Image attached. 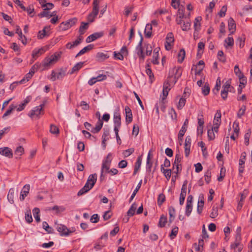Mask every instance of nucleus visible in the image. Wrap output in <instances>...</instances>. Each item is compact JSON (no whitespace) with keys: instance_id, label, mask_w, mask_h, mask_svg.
<instances>
[{"instance_id":"obj_1","label":"nucleus","mask_w":252,"mask_h":252,"mask_svg":"<svg viewBox=\"0 0 252 252\" xmlns=\"http://www.w3.org/2000/svg\"><path fill=\"white\" fill-rule=\"evenodd\" d=\"M60 57V54L56 53L50 57L45 58L42 63V65L44 66L43 69L48 68L51 64L55 63Z\"/></svg>"},{"instance_id":"obj_2","label":"nucleus","mask_w":252,"mask_h":252,"mask_svg":"<svg viewBox=\"0 0 252 252\" xmlns=\"http://www.w3.org/2000/svg\"><path fill=\"white\" fill-rule=\"evenodd\" d=\"M99 0H94L92 11L87 17V20L89 23L93 22L99 12Z\"/></svg>"},{"instance_id":"obj_3","label":"nucleus","mask_w":252,"mask_h":252,"mask_svg":"<svg viewBox=\"0 0 252 252\" xmlns=\"http://www.w3.org/2000/svg\"><path fill=\"white\" fill-rule=\"evenodd\" d=\"M112 154L109 153L106 158L102 161V166L101 171H102V174L104 172L107 173L110 169L111 163L112 161Z\"/></svg>"},{"instance_id":"obj_4","label":"nucleus","mask_w":252,"mask_h":252,"mask_svg":"<svg viewBox=\"0 0 252 252\" xmlns=\"http://www.w3.org/2000/svg\"><path fill=\"white\" fill-rule=\"evenodd\" d=\"M44 104L43 103L38 106L34 107L30 112V113L28 114V116L32 118H34L35 117L39 118V115L43 114L44 113Z\"/></svg>"},{"instance_id":"obj_5","label":"nucleus","mask_w":252,"mask_h":252,"mask_svg":"<svg viewBox=\"0 0 252 252\" xmlns=\"http://www.w3.org/2000/svg\"><path fill=\"white\" fill-rule=\"evenodd\" d=\"M172 76H169V80H166L164 82L163 85L162 90V100H165L168 94V92L170 90V84L169 82L172 81Z\"/></svg>"},{"instance_id":"obj_6","label":"nucleus","mask_w":252,"mask_h":252,"mask_svg":"<svg viewBox=\"0 0 252 252\" xmlns=\"http://www.w3.org/2000/svg\"><path fill=\"white\" fill-rule=\"evenodd\" d=\"M65 75V71L63 69H60L58 72H56L54 70L52 71L51 75L50 80L52 81H55L57 79H62Z\"/></svg>"},{"instance_id":"obj_7","label":"nucleus","mask_w":252,"mask_h":252,"mask_svg":"<svg viewBox=\"0 0 252 252\" xmlns=\"http://www.w3.org/2000/svg\"><path fill=\"white\" fill-rule=\"evenodd\" d=\"M57 229L62 236H68L74 231V230H69L66 226L62 224L58 225Z\"/></svg>"},{"instance_id":"obj_8","label":"nucleus","mask_w":252,"mask_h":252,"mask_svg":"<svg viewBox=\"0 0 252 252\" xmlns=\"http://www.w3.org/2000/svg\"><path fill=\"white\" fill-rule=\"evenodd\" d=\"M182 157L180 154H176L175 157L174 162L173 164V170H174L175 168V170L173 171V172L178 174L179 171V165L181 161Z\"/></svg>"},{"instance_id":"obj_9","label":"nucleus","mask_w":252,"mask_h":252,"mask_svg":"<svg viewBox=\"0 0 252 252\" xmlns=\"http://www.w3.org/2000/svg\"><path fill=\"white\" fill-rule=\"evenodd\" d=\"M114 130L117 131L119 130V128L121 126V119L120 115L119 113H115L114 115Z\"/></svg>"},{"instance_id":"obj_10","label":"nucleus","mask_w":252,"mask_h":252,"mask_svg":"<svg viewBox=\"0 0 252 252\" xmlns=\"http://www.w3.org/2000/svg\"><path fill=\"white\" fill-rule=\"evenodd\" d=\"M104 34L103 32H95L93 34L89 35L86 40L87 43H90L91 42L94 41L95 40L102 37Z\"/></svg>"},{"instance_id":"obj_11","label":"nucleus","mask_w":252,"mask_h":252,"mask_svg":"<svg viewBox=\"0 0 252 252\" xmlns=\"http://www.w3.org/2000/svg\"><path fill=\"white\" fill-rule=\"evenodd\" d=\"M83 39V37L82 36H79L78 37L77 39L73 42H68L65 45V47L67 49H72L80 44Z\"/></svg>"},{"instance_id":"obj_12","label":"nucleus","mask_w":252,"mask_h":252,"mask_svg":"<svg viewBox=\"0 0 252 252\" xmlns=\"http://www.w3.org/2000/svg\"><path fill=\"white\" fill-rule=\"evenodd\" d=\"M143 38L141 37V40L136 47L137 54L140 59L144 60L145 58V54L143 53V48L142 47Z\"/></svg>"},{"instance_id":"obj_13","label":"nucleus","mask_w":252,"mask_h":252,"mask_svg":"<svg viewBox=\"0 0 252 252\" xmlns=\"http://www.w3.org/2000/svg\"><path fill=\"white\" fill-rule=\"evenodd\" d=\"M172 71L173 74H174V76L173 77L172 80L175 83L177 82V79L181 76L182 75V69L181 67H174L172 69Z\"/></svg>"},{"instance_id":"obj_14","label":"nucleus","mask_w":252,"mask_h":252,"mask_svg":"<svg viewBox=\"0 0 252 252\" xmlns=\"http://www.w3.org/2000/svg\"><path fill=\"white\" fill-rule=\"evenodd\" d=\"M0 154L9 158L13 156L12 150L8 147L0 148Z\"/></svg>"},{"instance_id":"obj_15","label":"nucleus","mask_w":252,"mask_h":252,"mask_svg":"<svg viewBox=\"0 0 252 252\" xmlns=\"http://www.w3.org/2000/svg\"><path fill=\"white\" fill-rule=\"evenodd\" d=\"M204 204V197L203 195H200L197 203V212L199 214H201Z\"/></svg>"},{"instance_id":"obj_16","label":"nucleus","mask_w":252,"mask_h":252,"mask_svg":"<svg viewBox=\"0 0 252 252\" xmlns=\"http://www.w3.org/2000/svg\"><path fill=\"white\" fill-rule=\"evenodd\" d=\"M126 120L127 123H130L132 121V115L131 110L128 106L125 107Z\"/></svg>"},{"instance_id":"obj_17","label":"nucleus","mask_w":252,"mask_h":252,"mask_svg":"<svg viewBox=\"0 0 252 252\" xmlns=\"http://www.w3.org/2000/svg\"><path fill=\"white\" fill-rule=\"evenodd\" d=\"M228 30L231 34L233 33L236 30V24L234 19L230 17L228 21Z\"/></svg>"},{"instance_id":"obj_18","label":"nucleus","mask_w":252,"mask_h":252,"mask_svg":"<svg viewBox=\"0 0 252 252\" xmlns=\"http://www.w3.org/2000/svg\"><path fill=\"white\" fill-rule=\"evenodd\" d=\"M16 33L18 34L19 37V39L21 40L22 43L26 45L27 44V38L24 35H23L22 31L18 26H16Z\"/></svg>"},{"instance_id":"obj_19","label":"nucleus","mask_w":252,"mask_h":252,"mask_svg":"<svg viewBox=\"0 0 252 252\" xmlns=\"http://www.w3.org/2000/svg\"><path fill=\"white\" fill-rule=\"evenodd\" d=\"M32 97L31 96H27L23 101V102H22L18 107L17 108V110L18 111H21L23 110L26 105L31 100Z\"/></svg>"},{"instance_id":"obj_20","label":"nucleus","mask_w":252,"mask_h":252,"mask_svg":"<svg viewBox=\"0 0 252 252\" xmlns=\"http://www.w3.org/2000/svg\"><path fill=\"white\" fill-rule=\"evenodd\" d=\"M46 49L44 47L41 48L39 49H34L32 51V58L36 59L40 55L43 54L44 52H45Z\"/></svg>"},{"instance_id":"obj_21","label":"nucleus","mask_w":252,"mask_h":252,"mask_svg":"<svg viewBox=\"0 0 252 252\" xmlns=\"http://www.w3.org/2000/svg\"><path fill=\"white\" fill-rule=\"evenodd\" d=\"M152 24H147L144 31L145 36L146 38H150L152 35Z\"/></svg>"},{"instance_id":"obj_22","label":"nucleus","mask_w":252,"mask_h":252,"mask_svg":"<svg viewBox=\"0 0 252 252\" xmlns=\"http://www.w3.org/2000/svg\"><path fill=\"white\" fill-rule=\"evenodd\" d=\"M221 112L220 110H217L215 114L214 119L213 121L214 125H220L221 123Z\"/></svg>"},{"instance_id":"obj_23","label":"nucleus","mask_w":252,"mask_h":252,"mask_svg":"<svg viewBox=\"0 0 252 252\" xmlns=\"http://www.w3.org/2000/svg\"><path fill=\"white\" fill-rule=\"evenodd\" d=\"M94 45L93 44H90L85 47L83 48L81 50H80L79 53L76 55V57L81 56L86 52L91 50L93 49Z\"/></svg>"},{"instance_id":"obj_24","label":"nucleus","mask_w":252,"mask_h":252,"mask_svg":"<svg viewBox=\"0 0 252 252\" xmlns=\"http://www.w3.org/2000/svg\"><path fill=\"white\" fill-rule=\"evenodd\" d=\"M168 212L169 215V221L170 223H171L175 217V209L173 207L170 206L168 208Z\"/></svg>"},{"instance_id":"obj_25","label":"nucleus","mask_w":252,"mask_h":252,"mask_svg":"<svg viewBox=\"0 0 252 252\" xmlns=\"http://www.w3.org/2000/svg\"><path fill=\"white\" fill-rule=\"evenodd\" d=\"M189 124V120L188 119H186L183 125L182 126L181 129L179 131L180 137H183L185 132H186L188 128V125Z\"/></svg>"},{"instance_id":"obj_26","label":"nucleus","mask_w":252,"mask_h":252,"mask_svg":"<svg viewBox=\"0 0 252 252\" xmlns=\"http://www.w3.org/2000/svg\"><path fill=\"white\" fill-rule=\"evenodd\" d=\"M96 180H97L96 174H93L90 175L89 176L87 182H88V183L90 184L91 185H92V187H94L95 183H96Z\"/></svg>"},{"instance_id":"obj_27","label":"nucleus","mask_w":252,"mask_h":252,"mask_svg":"<svg viewBox=\"0 0 252 252\" xmlns=\"http://www.w3.org/2000/svg\"><path fill=\"white\" fill-rule=\"evenodd\" d=\"M137 207V205L136 203H133L127 212V216L129 217L133 216L135 214V212Z\"/></svg>"},{"instance_id":"obj_28","label":"nucleus","mask_w":252,"mask_h":252,"mask_svg":"<svg viewBox=\"0 0 252 252\" xmlns=\"http://www.w3.org/2000/svg\"><path fill=\"white\" fill-rule=\"evenodd\" d=\"M161 171L164 174L165 177L169 180L171 175V169H165L163 167V165H161Z\"/></svg>"},{"instance_id":"obj_29","label":"nucleus","mask_w":252,"mask_h":252,"mask_svg":"<svg viewBox=\"0 0 252 252\" xmlns=\"http://www.w3.org/2000/svg\"><path fill=\"white\" fill-rule=\"evenodd\" d=\"M146 73L149 76L151 80V82L152 83L153 82V79L154 78V75L151 68L150 67V65L148 63L147 64L146 66Z\"/></svg>"},{"instance_id":"obj_30","label":"nucleus","mask_w":252,"mask_h":252,"mask_svg":"<svg viewBox=\"0 0 252 252\" xmlns=\"http://www.w3.org/2000/svg\"><path fill=\"white\" fill-rule=\"evenodd\" d=\"M84 62H79L76 63L71 69L70 72V74H73L75 72L78 71L79 69H80L83 65Z\"/></svg>"},{"instance_id":"obj_31","label":"nucleus","mask_w":252,"mask_h":252,"mask_svg":"<svg viewBox=\"0 0 252 252\" xmlns=\"http://www.w3.org/2000/svg\"><path fill=\"white\" fill-rule=\"evenodd\" d=\"M109 135V131L106 130L103 132V134L102 136V145L104 148H106L105 142L108 139V136Z\"/></svg>"},{"instance_id":"obj_32","label":"nucleus","mask_w":252,"mask_h":252,"mask_svg":"<svg viewBox=\"0 0 252 252\" xmlns=\"http://www.w3.org/2000/svg\"><path fill=\"white\" fill-rule=\"evenodd\" d=\"M109 57L105 54L102 52H98L97 53L96 55V58L97 61L102 62L106 59H107Z\"/></svg>"},{"instance_id":"obj_33","label":"nucleus","mask_w":252,"mask_h":252,"mask_svg":"<svg viewBox=\"0 0 252 252\" xmlns=\"http://www.w3.org/2000/svg\"><path fill=\"white\" fill-rule=\"evenodd\" d=\"M70 28V25H69V23L67 21L63 22L60 24L59 26V28L61 31H64Z\"/></svg>"},{"instance_id":"obj_34","label":"nucleus","mask_w":252,"mask_h":252,"mask_svg":"<svg viewBox=\"0 0 252 252\" xmlns=\"http://www.w3.org/2000/svg\"><path fill=\"white\" fill-rule=\"evenodd\" d=\"M32 212H33V215L35 218V220L38 222H39L40 221V216H39V212H40L39 209L38 208H34L32 210Z\"/></svg>"},{"instance_id":"obj_35","label":"nucleus","mask_w":252,"mask_h":252,"mask_svg":"<svg viewBox=\"0 0 252 252\" xmlns=\"http://www.w3.org/2000/svg\"><path fill=\"white\" fill-rule=\"evenodd\" d=\"M88 24L87 23H81V25L80 26L79 30V32L80 35V36H81L85 33V31L87 30L88 28Z\"/></svg>"},{"instance_id":"obj_36","label":"nucleus","mask_w":252,"mask_h":252,"mask_svg":"<svg viewBox=\"0 0 252 252\" xmlns=\"http://www.w3.org/2000/svg\"><path fill=\"white\" fill-rule=\"evenodd\" d=\"M185 51L184 49L180 50V52L178 54V62L180 63L183 62L185 57Z\"/></svg>"},{"instance_id":"obj_37","label":"nucleus","mask_w":252,"mask_h":252,"mask_svg":"<svg viewBox=\"0 0 252 252\" xmlns=\"http://www.w3.org/2000/svg\"><path fill=\"white\" fill-rule=\"evenodd\" d=\"M41 65V64L40 63H36L31 67V68L30 70L29 73L33 75L35 72L37 71V70L40 68Z\"/></svg>"},{"instance_id":"obj_38","label":"nucleus","mask_w":252,"mask_h":252,"mask_svg":"<svg viewBox=\"0 0 252 252\" xmlns=\"http://www.w3.org/2000/svg\"><path fill=\"white\" fill-rule=\"evenodd\" d=\"M202 18L201 17H197L195 19V22L194 23V28L195 31H197L200 29V21Z\"/></svg>"},{"instance_id":"obj_39","label":"nucleus","mask_w":252,"mask_h":252,"mask_svg":"<svg viewBox=\"0 0 252 252\" xmlns=\"http://www.w3.org/2000/svg\"><path fill=\"white\" fill-rule=\"evenodd\" d=\"M50 27H45L42 31H40L38 32L37 37L38 39H43L46 35V30L49 29Z\"/></svg>"},{"instance_id":"obj_40","label":"nucleus","mask_w":252,"mask_h":252,"mask_svg":"<svg viewBox=\"0 0 252 252\" xmlns=\"http://www.w3.org/2000/svg\"><path fill=\"white\" fill-rule=\"evenodd\" d=\"M42 227L48 233L52 234L53 233V229L49 226L47 222H43Z\"/></svg>"},{"instance_id":"obj_41","label":"nucleus","mask_w":252,"mask_h":252,"mask_svg":"<svg viewBox=\"0 0 252 252\" xmlns=\"http://www.w3.org/2000/svg\"><path fill=\"white\" fill-rule=\"evenodd\" d=\"M14 189H11L7 195V199L9 201V202L10 203H14Z\"/></svg>"},{"instance_id":"obj_42","label":"nucleus","mask_w":252,"mask_h":252,"mask_svg":"<svg viewBox=\"0 0 252 252\" xmlns=\"http://www.w3.org/2000/svg\"><path fill=\"white\" fill-rule=\"evenodd\" d=\"M167 222V218L164 215H162L159 219L158 226L160 227H163L165 226L166 223Z\"/></svg>"},{"instance_id":"obj_43","label":"nucleus","mask_w":252,"mask_h":252,"mask_svg":"<svg viewBox=\"0 0 252 252\" xmlns=\"http://www.w3.org/2000/svg\"><path fill=\"white\" fill-rule=\"evenodd\" d=\"M190 22L189 21L187 20L184 21L183 24L181 26V28L183 31H187L189 30L190 27Z\"/></svg>"},{"instance_id":"obj_44","label":"nucleus","mask_w":252,"mask_h":252,"mask_svg":"<svg viewBox=\"0 0 252 252\" xmlns=\"http://www.w3.org/2000/svg\"><path fill=\"white\" fill-rule=\"evenodd\" d=\"M142 180H141L139 182V183L138 184L136 189L134 190V191H133V193H132V195H131V196L130 197V201H131L133 199V198L135 196L136 194L138 192V190L140 188L141 184H142Z\"/></svg>"},{"instance_id":"obj_45","label":"nucleus","mask_w":252,"mask_h":252,"mask_svg":"<svg viewBox=\"0 0 252 252\" xmlns=\"http://www.w3.org/2000/svg\"><path fill=\"white\" fill-rule=\"evenodd\" d=\"M25 219L28 223H31L32 221V218L31 213L30 210H28L25 213Z\"/></svg>"},{"instance_id":"obj_46","label":"nucleus","mask_w":252,"mask_h":252,"mask_svg":"<svg viewBox=\"0 0 252 252\" xmlns=\"http://www.w3.org/2000/svg\"><path fill=\"white\" fill-rule=\"evenodd\" d=\"M186 99L181 97L180 98L178 104L177 105V108L178 109L181 110L183 108V107L185 106L186 103Z\"/></svg>"},{"instance_id":"obj_47","label":"nucleus","mask_w":252,"mask_h":252,"mask_svg":"<svg viewBox=\"0 0 252 252\" xmlns=\"http://www.w3.org/2000/svg\"><path fill=\"white\" fill-rule=\"evenodd\" d=\"M251 130L250 129H249L247 132L245 134V143L246 145H248L249 144V139L251 136Z\"/></svg>"},{"instance_id":"obj_48","label":"nucleus","mask_w":252,"mask_h":252,"mask_svg":"<svg viewBox=\"0 0 252 252\" xmlns=\"http://www.w3.org/2000/svg\"><path fill=\"white\" fill-rule=\"evenodd\" d=\"M220 85H221L220 80L219 78H218L217 80L216 85L215 87V88L213 90V92H214V93L215 94H217L218 93V92L220 88Z\"/></svg>"},{"instance_id":"obj_49","label":"nucleus","mask_w":252,"mask_h":252,"mask_svg":"<svg viewBox=\"0 0 252 252\" xmlns=\"http://www.w3.org/2000/svg\"><path fill=\"white\" fill-rule=\"evenodd\" d=\"M218 215V207H215V206H213L212 209V212L210 214V217L211 218H216Z\"/></svg>"},{"instance_id":"obj_50","label":"nucleus","mask_w":252,"mask_h":252,"mask_svg":"<svg viewBox=\"0 0 252 252\" xmlns=\"http://www.w3.org/2000/svg\"><path fill=\"white\" fill-rule=\"evenodd\" d=\"M16 108V106H14L13 104H11L9 106V109L5 112V113L3 115V118L6 117L9 115L12 111Z\"/></svg>"},{"instance_id":"obj_51","label":"nucleus","mask_w":252,"mask_h":252,"mask_svg":"<svg viewBox=\"0 0 252 252\" xmlns=\"http://www.w3.org/2000/svg\"><path fill=\"white\" fill-rule=\"evenodd\" d=\"M239 79L240 84L239 87H241V85H243V87H245V85L247 83V79L244 75V74H242V75H240L239 76H238Z\"/></svg>"},{"instance_id":"obj_52","label":"nucleus","mask_w":252,"mask_h":252,"mask_svg":"<svg viewBox=\"0 0 252 252\" xmlns=\"http://www.w3.org/2000/svg\"><path fill=\"white\" fill-rule=\"evenodd\" d=\"M178 13L179 14L178 17L185 18L186 16L185 15V7L183 6H181L179 7Z\"/></svg>"},{"instance_id":"obj_53","label":"nucleus","mask_w":252,"mask_h":252,"mask_svg":"<svg viewBox=\"0 0 252 252\" xmlns=\"http://www.w3.org/2000/svg\"><path fill=\"white\" fill-rule=\"evenodd\" d=\"M141 164V160L140 159V158L139 157L138 158L137 161H136V162L135 163V168H134V172H133V175H135L136 174L137 172L138 171V170H139V169L140 167Z\"/></svg>"},{"instance_id":"obj_54","label":"nucleus","mask_w":252,"mask_h":252,"mask_svg":"<svg viewBox=\"0 0 252 252\" xmlns=\"http://www.w3.org/2000/svg\"><path fill=\"white\" fill-rule=\"evenodd\" d=\"M165 200V196L164 194L160 193L158 196V203L160 206Z\"/></svg>"},{"instance_id":"obj_55","label":"nucleus","mask_w":252,"mask_h":252,"mask_svg":"<svg viewBox=\"0 0 252 252\" xmlns=\"http://www.w3.org/2000/svg\"><path fill=\"white\" fill-rule=\"evenodd\" d=\"M33 75L30 73H28L19 82L20 84H23L27 81H28L32 76Z\"/></svg>"},{"instance_id":"obj_56","label":"nucleus","mask_w":252,"mask_h":252,"mask_svg":"<svg viewBox=\"0 0 252 252\" xmlns=\"http://www.w3.org/2000/svg\"><path fill=\"white\" fill-rule=\"evenodd\" d=\"M246 155L247 154L245 152H244L241 154L240 158L239 161V165H243L244 164Z\"/></svg>"},{"instance_id":"obj_57","label":"nucleus","mask_w":252,"mask_h":252,"mask_svg":"<svg viewBox=\"0 0 252 252\" xmlns=\"http://www.w3.org/2000/svg\"><path fill=\"white\" fill-rule=\"evenodd\" d=\"M246 109V107L245 106H242L240 109L239 110L237 113V116L238 118H241L245 114V111Z\"/></svg>"},{"instance_id":"obj_58","label":"nucleus","mask_w":252,"mask_h":252,"mask_svg":"<svg viewBox=\"0 0 252 252\" xmlns=\"http://www.w3.org/2000/svg\"><path fill=\"white\" fill-rule=\"evenodd\" d=\"M192 204H186V215L187 216H189L191 212L192 211Z\"/></svg>"},{"instance_id":"obj_59","label":"nucleus","mask_w":252,"mask_h":252,"mask_svg":"<svg viewBox=\"0 0 252 252\" xmlns=\"http://www.w3.org/2000/svg\"><path fill=\"white\" fill-rule=\"evenodd\" d=\"M225 42L227 44V46H225L226 47L227 46H232L234 44V40L232 37L228 36L225 39Z\"/></svg>"},{"instance_id":"obj_60","label":"nucleus","mask_w":252,"mask_h":252,"mask_svg":"<svg viewBox=\"0 0 252 252\" xmlns=\"http://www.w3.org/2000/svg\"><path fill=\"white\" fill-rule=\"evenodd\" d=\"M202 93L205 95H207L209 94L210 87L208 84H205L204 86L202 88Z\"/></svg>"},{"instance_id":"obj_61","label":"nucleus","mask_w":252,"mask_h":252,"mask_svg":"<svg viewBox=\"0 0 252 252\" xmlns=\"http://www.w3.org/2000/svg\"><path fill=\"white\" fill-rule=\"evenodd\" d=\"M205 46V43L203 42H200L198 44V54H202L203 53V50Z\"/></svg>"},{"instance_id":"obj_62","label":"nucleus","mask_w":252,"mask_h":252,"mask_svg":"<svg viewBox=\"0 0 252 252\" xmlns=\"http://www.w3.org/2000/svg\"><path fill=\"white\" fill-rule=\"evenodd\" d=\"M178 231V228L177 227H175L172 229L171 232L169 235L171 239H174L176 236Z\"/></svg>"},{"instance_id":"obj_63","label":"nucleus","mask_w":252,"mask_h":252,"mask_svg":"<svg viewBox=\"0 0 252 252\" xmlns=\"http://www.w3.org/2000/svg\"><path fill=\"white\" fill-rule=\"evenodd\" d=\"M166 39V42L173 43L174 41L173 33L172 32L168 33L167 35Z\"/></svg>"},{"instance_id":"obj_64","label":"nucleus","mask_w":252,"mask_h":252,"mask_svg":"<svg viewBox=\"0 0 252 252\" xmlns=\"http://www.w3.org/2000/svg\"><path fill=\"white\" fill-rule=\"evenodd\" d=\"M24 152V149L23 147L20 146L18 147L15 151V154L18 156H21Z\"/></svg>"}]
</instances>
